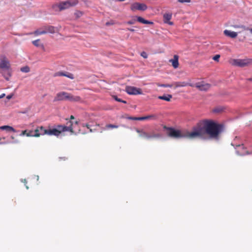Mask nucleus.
<instances>
[{
  "instance_id": "f257e3e1",
  "label": "nucleus",
  "mask_w": 252,
  "mask_h": 252,
  "mask_svg": "<svg viewBox=\"0 0 252 252\" xmlns=\"http://www.w3.org/2000/svg\"><path fill=\"white\" fill-rule=\"evenodd\" d=\"M223 126L212 120H204L197 123L193 127V131H198L200 136H196L203 139H213L218 140L222 131Z\"/></svg>"
},
{
  "instance_id": "f03ea898",
  "label": "nucleus",
  "mask_w": 252,
  "mask_h": 252,
  "mask_svg": "<svg viewBox=\"0 0 252 252\" xmlns=\"http://www.w3.org/2000/svg\"><path fill=\"white\" fill-rule=\"evenodd\" d=\"M163 128L167 130V134L169 137L174 138H186L189 139L196 138V136H200V133L198 131H182L173 127L164 126Z\"/></svg>"
},
{
  "instance_id": "7ed1b4c3",
  "label": "nucleus",
  "mask_w": 252,
  "mask_h": 252,
  "mask_svg": "<svg viewBox=\"0 0 252 252\" xmlns=\"http://www.w3.org/2000/svg\"><path fill=\"white\" fill-rule=\"evenodd\" d=\"M66 126L58 125L55 126L54 128L46 129L44 131V133L48 135H54L59 136L63 132L69 131L71 134H75L73 128V123L71 121H68L66 124Z\"/></svg>"
},
{
  "instance_id": "20e7f679",
  "label": "nucleus",
  "mask_w": 252,
  "mask_h": 252,
  "mask_svg": "<svg viewBox=\"0 0 252 252\" xmlns=\"http://www.w3.org/2000/svg\"><path fill=\"white\" fill-rule=\"evenodd\" d=\"M0 73L7 81L11 76L10 62L5 55L0 56Z\"/></svg>"
},
{
  "instance_id": "39448f33",
  "label": "nucleus",
  "mask_w": 252,
  "mask_h": 252,
  "mask_svg": "<svg viewBox=\"0 0 252 252\" xmlns=\"http://www.w3.org/2000/svg\"><path fill=\"white\" fill-rule=\"evenodd\" d=\"M229 63L233 66L244 67L252 65V59H231Z\"/></svg>"
},
{
  "instance_id": "423d86ee",
  "label": "nucleus",
  "mask_w": 252,
  "mask_h": 252,
  "mask_svg": "<svg viewBox=\"0 0 252 252\" xmlns=\"http://www.w3.org/2000/svg\"><path fill=\"white\" fill-rule=\"evenodd\" d=\"M135 130L136 132L139 134L140 137H143L147 139L159 138L161 136L160 133H155L154 131L149 133L142 129L136 128Z\"/></svg>"
},
{
  "instance_id": "0eeeda50",
  "label": "nucleus",
  "mask_w": 252,
  "mask_h": 252,
  "mask_svg": "<svg viewBox=\"0 0 252 252\" xmlns=\"http://www.w3.org/2000/svg\"><path fill=\"white\" fill-rule=\"evenodd\" d=\"M78 2L77 0H74L72 1H66L61 2L59 5L60 10H63L70 7L76 5Z\"/></svg>"
},
{
  "instance_id": "6e6552de",
  "label": "nucleus",
  "mask_w": 252,
  "mask_h": 252,
  "mask_svg": "<svg viewBox=\"0 0 252 252\" xmlns=\"http://www.w3.org/2000/svg\"><path fill=\"white\" fill-rule=\"evenodd\" d=\"M125 91L129 94L137 95L141 94L142 91L141 89L133 86H126Z\"/></svg>"
},
{
  "instance_id": "1a4fd4ad",
  "label": "nucleus",
  "mask_w": 252,
  "mask_h": 252,
  "mask_svg": "<svg viewBox=\"0 0 252 252\" xmlns=\"http://www.w3.org/2000/svg\"><path fill=\"white\" fill-rule=\"evenodd\" d=\"M130 9L132 11H135L136 10L145 11L147 9V6L144 3L134 2L131 5Z\"/></svg>"
},
{
  "instance_id": "9d476101",
  "label": "nucleus",
  "mask_w": 252,
  "mask_h": 252,
  "mask_svg": "<svg viewBox=\"0 0 252 252\" xmlns=\"http://www.w3.org/2000/svg\"><path fill=\"white\" fill-rule=\"evenodd\" d=\"M68 93L62 92L58 93L54 99V101L67 100Z\"/></svg>"
},
{
  "instance_id": "9b49d317",
  "label": "nucleus",
  "mask_w": 252,
  "mask_h": 252,
  "mask_svg": "<svg viewBox=\"0 0 252 252\" xmlns=\"http://www.w3.org/2000/svg\"><path fill=\"white\" fill-rule=\"evenodd\" d=\"M195 87L200 91H207L210 88V85L208 83H203L201 82L196 83L193 87Z\"/></svg>"
},
{
  "instance_id": "f8f14e48",
  "label": "nucleus",
  "mask_w": 252,
  "mask_h": 252,
  "mask_svg": "<svg viewBox=\"0 0 252 252\" xmlns=\"http://www.w3.org/2000/svg\"><path fill=\"white\" fill-rule=\"evenodd\" d=\"M46 130V129L43 126H38L34 130V137H39L40 135H44L46 134L44 133V131Z\"/></svg>"
},
{
  "instance_id": "ddd939ff",
  "label": "nucleus",
  "mask_w": 252,
  "mask_h": 252,
  "mask_svg": "<svg viewBox=\"0 0 252 252\" xmlns=\"http://www.w3.org/2000/svg\"><path fill=\"white\" fill-rule=\"evenodd\" d=\"M237 154L239 156H244L246 155L250 154V153L246 150V149L244 147L243 144L242 145H237Z\"/></svg>"
},
{
  "instance_id": "4468645a",
  "label": "nucleus",
  "mask_w": 252,
  "mask_h": 252,
  "mask_svg": "<svg viewBox=\"0 0 252 252\" xmlns=\"http://www.w3.org/2000/svg\"><path fill=\"white\" fill-rule=\"evenodd\" d=\"M163 22L165 24H167L169 25H173V23L172 22L170 21L171 19L172 18V14L167 13H165L163 16Z\"/></svg>"
},
{
  "instance_id": "2eb2a0df",
  "label": "nucleus",
  "mask_w": 252,
  "mask_h": 252,
  "mask_svg": "<svg viewBox=\"0 0 252 252\" xmlns=\"http://www.w3.org/2000/svg\"><path fill=\"white\" fill-rule=\"evenodd\" d=\"M67 100L71 102H79L81 100V98L79 96L74 95L71 94H67Z\"/></svg>"
},
{
  "instance_id": "dca6fc26",
  "label": "nucleus",
  "mask_w": 252,
  "mask_h": 252,
  "mask_svg": "<svg viewBox=\"0 0 252 252\" xmlns=\"http://www.w3.org/2000/svg\"><path fill=\"white\" fill-rule=\"evenodd\" d=\"M54 76H66L71 79H74V75L69 72H63L62 71L57 72L55 73Z\"/></svg>"
},
{
  "instance_id": "f3484780",
  "label": "nucleus",
  "mask_w": 252,
  "mask_h": 252,
  "mask_svg": "<svg viewBox=\"0 0 252 252\" xmlns=\"http://www.w3.org/2000/svg\"><path fill=\"white\" fill-rule=\"evenodd\" d=\"M173 85L175 86V88L183 87L187 86L193 87V85L190 83H189L186 82H176L174 83Z\"/></svg>"
},
{
  "instance_id": "a211bd4d",
  "label": "nucleus",
  "mask_w": 252,
  "mask_h": 252,
  "mask_svg": "<svg viewBox=\"0 0 252 252\" xmlns=\"http://www.w3.org/2000/svg\"><path fill=\"white\" fill-rule=\"evenodd\" d=\"M179 57L178 55H174L173 59L169 60V62L171 63L172 66L174 68H177L179 66L178 62Z\"/></svg>"
},
{
  "instance_id": "6ab92c4d",
  "label": "nucleus",
  "mask_w": 252,
  "mask_h": 252,
  "mask_svg": "<svg viewBox=\"0 0 252 252\" xmlns=\"http://www.w3.org/2000/svg\"><path fill=\"white\" fill-rule=\"evenodd\" d=\"M224 34L227 36L234 38L237 36V32L225 30L223 32Z\"/></svg>"
},
{
  "instance_id": "aec40b11",
  "label": "nucleus",
  "mask_w": 252,
  "mask_h": 252,
  "mask_svg": "<svg viewBox=\"0 0 252 252\" xmlns=\"http://www.w3.org/2000/svg\"><path fill=\"white\" fill-rule=\"evenodd\" d=\"M46 33H54L55 32V28L52 26H48L44 27Z\"/></svg>"
},
{
  "instance_id": "412c9836",
  "label": "nucleus",
  "mask_w": 252,
  "mask_h": 252,
  "mask_svg": "<svg viewBox=\"0 0 252 252\" xmlns=\"http://www.w3.org/2000/svg\"><path fill=\"white\" fill-rule=\"evenodd\" d=\"M137 20L138 22L143 23V24H150V25L153 24V22L145 20L144 18H143L142 17H140V16L137 17Z\"/></svg>"
},
{
  "instance_id": "4be33fe9",
  "label": "nucleus",
  "mask_w": 252,
  "mask_h": 252,
  "mask_svg": "<svg viewBox=\"0 0 252 252\" xmlns=\"http://www.w3.org/2000/svg\"><path fill=\"white\" fill-rule=\"evenodd\" d=\"M0 129L5 130L7 131H12L14 132H16L15 129L12 126H0Z\"/></svg>"
},
{
  "instance_id": "5701e85b",
  "label": "nucleus",
  "mask_w": 252,
  "mask_h": 252,
  "mask_svg": "<svg viewBox=\"0 0 252 252\" xmlns=\"http://www.w3.org/2000/svg\"><path fill=\"white\" fill-rule=\"evenodd\" d=\"M172 98V95L171 94H164L162 96H158V99L164 100H165L167 101H170Z\"/></svg>"
},
{
  "instance_id": "b1692460",
  "label": "nucleus",
  "mask_w": 252,
  "mask_h": 252,
  "mask_svg": "<svg viewBox=\"0 0 252 252\" xmlns=\"http://www.w3.org/2000/svg\"><path fill=\"white\" fill-rule=\"evenodd\" d=\"M35 35L37 36L39 35L46 34V32L45 31L44 28H41L35 31L33 33Z\"/></svg>"
},
{
  "instance_id": "393cba45",
  "label": "nucleus",
  "mask_w": 252,
  "mask_h": 252,
  "mask_svg": "<svg viewBox=\"0 0 252 252\" xmlns=\"http://www.w3.org/2000/svg\"><path fill=\"white\" fill-rule=\"evenodd\" d=\"M232 27L234 29H239L242 30V31H248L249 30V28L246 27L245 26L243 25H232Z\"/></svg>"
},
{
  "instance_id": "a878e982",
  "label": "nucleus",
  "mask_w": 252,
  "mask_h": 252,
  "mask_svg": "<svg viewBox=\"0 0 252 252\" xmlns=\"http://www.w3.org/2000/svg\"><path fill=\"white\" fill-rule=\"evenodd\" d=\"M32 43L36 47L44 48L43 44L40 43V39H37L32 41Z\"/></svg>"
},
{
  "instance_id": "bb28decb",
  "label": "nucleus",
  "mask_w": 252,
  "mask_h": 252,
  "mask_svg": "<svg viewBox=\"0 0 252 252\" xmlns=\"http://www.w3.org/2000/svg\"><path fill=\"white\" fill-rule=\"evenodd\" d=\"M146 120H156L158 119V116L156 114H152L145 116Z\"/></svg>"
},
{
  "instance_id": "cd10ccee",
  "label": "nucleus",
  "mask_w": 252,
  "mask_h": 252,
  "mask_svg": "<svg viewBox=\"0 0 252 252\" xmlns=\"http://www.w3.org/2000/svg\"><path fill=\"white\" fill-rule=\"evenodd\" d=\"M82 126H83V127L86 126V127H87V128L89 129V131H90V132H94V131H96V129H95V128H94V129H92V128H91L92 126H91V125H89V124H82Z\"/></svg>"
},
{
  "instance_id": "c85d7f7f",
  "label": "nucleus",
  "mask_w": 252,
  "mask_h": 252,
  "mask_svg": "<svg viewBox=\"0 0 252 252\" xmlns=\"http://www.w3.org/2000/svg\"><path fill=\"white\" fill-rule=\"evenodd\" d=\"M20 70L23 72L28 73L30 72V68L28 66H25L21 67Z\"/></svg>"
},
{
  "instance_id": "c756f323",
  "label": "nucleus",
  "mask_w": 252,
  "mask_h": 252,
  "mask_svg": "<svg viewBox=\"0 0 252 252\" xmlns=\"http://www.w3.org/2000/svg\"><path fill=\"white\" fill-rule=\"evenodd\" d=\"M119 127L118 125H112V124H107L106 125L105 127L106 128H117Z\"/></svg>"
},
{
  "instance_id": "7c9ffc66",
  "label": "nucleus",
  "mask_w": 252,
  "mask_h": 252,
  "mask_svg": "<svg viewBox=\"0 0 252 252\" xmlns=\"http://www.w3.org/2000/svg\"><path fill=\"white\" fill-rule=\"evenodd\" d=\"M113 97L114 98V99L115 100H116L117 101H118V102H122V103H126V101H125V100H122V99L121 98H118L117 96L116 95H114L113 96Z\"/></svg>"
},
{
  "instance_id": "2f4dec72",
  "label": "nucleus",
  "mask_w": 252,
  "mask_h": 252,
  "mask_svg": "<svg viewBox=\"0 0 252 252\" xmlns=\"http://www.w3.org/2000/svg\"><path fill=\"white\" fill-rule=\"evenodd\" d=\"M130 119L132 120H140V121L146 120L145 116L141 117H134V118H130Z\"/></svg>"
},
{
  "instance_id": "473e14b6",
  "label": "nucleus",
  "mask_w": 252,
  "mask_h": 252,
  "mask_svg": "<svg viewBox=\"0 0 252 252\" xmlns=\"http://www.w3.org/2000/svg\"><path fill=\"white\" fill-rule=\"evenodd\" d=\"M26 136L28 137H34V131L29 130L27 131V133H26Z\"/></svg>"
},
{
  "instance_id": "72a5a7b5",
  "label": "nucleus",
  "mask_w": 252,
  "mask_h": 252,
  "mask_svg": "<svg viewBox=\"0 0 252 252\" xmlns=\"http://www.w3.org/2000/svg\"><path fill=\"white\" fill-rule=\"evenodd\" d=\"M158 86L159 87H164V88H167V87L171 88L172 87H173V85L167 84H160V85H158Z\"/></svg>"
},
{
  "instance_id": "f704fd0d",
  "label": "nucleus",
  "mask_w": 252,
  "mask_h": 252,
  "mask_svg": "<svg viewBox=\"0 0 252 252\" xmlns=\"http://www.w3.org/2000/svg\"><path fill=\"white\" fill-rule=\"evenodd\" d=\"M220 58V55H215L213 58V59L215 61H217V62H219V59Z\"/></svg>"
},
{
  "instance_id": "c9c22d12",
  "label": "nucleus",
  "mask_w": 252,
  "mask_h": 252,
  "mask_svg": "<svg viewBox=\"0 0 252 252\" xmlns=\"http://www.w3.org/2000/svg\"><path fill=\"white\" fill-rule=\"evenodd\" d=\"M178 1L180 3H189L191 1V0H178Z\"/></svg>"
},
{
  "instance_id": "e433bc0d",
  "label": "nucleus",
  "mask_w": 252,
  "mask_h": 252,
  "mask_svg": "<svg viewBox=\"0 0 252 252\" xmlns=\"http://www.w3.org/2000/svg\"><path fill=\"white\" fill-rule=\"evenodd\" d=\"M141 56L145 59H146L148 57L147 54L145 52H142L141 53Z\"/></svg>"
},
{
  "instance_id": "4c0bfd02",
  "label": "nucleus",
  "mask_w": 252,
  "mask_h": 252,
  "mask_svg": "<svg viewBox=\"0 0 252 252\" xmlns=\"http://www.w3.org/2000/svg\"><path fill=\"white\" fill-rule=\"evenodd\" d=\"M135 20H132L127 21L126 22V24H128V25H132V24H135Z\"/></svg>"
},
{
  "instance_id": "58836bf2",
  "label": "nucleus",
  "mask_w": 252,
  "mask_h": 252,
  "mask_svg": "<svg viewBox=\"0 0 252 252\" xmlns=\"http://www.w3.org/2000/svg\"><path fill=\"white\" fill-rule=\"evenodd\" d=\"M123 118L128 119V120H132L130 118H134V117H130V116H128L127 115H126L125 116H123Z\"/></svg>"
},
{
  "instance_id": "ea45409f",
  "label": "nucleus",
  "mask_w": 252,
  "mask_h": 252,
  "mask_svg": "<svg viewBox=\"0 0 252 252\" xmlns=\"http://www.w3.org/2000/svg\"><path fill=\"white\" fill-rule=\"evenodd\" d=\"M26 133H27V130H25L24 131H22L21 134V135H26Z\"/></svg>"
},
{
  "instance_id": "a19ab883",
  "label": "nucleus",
  "mask_w": 252,
  "mask_h": 252,
  "mask_svg": "<svg viewBox=\"0 0 252 252\" xmlns=\"http://www.w3.org/2000/svg\"><path fill=\"white\" fill-rule=\"evenodd\" d=\"M221 111V110L219 108H216L214 110V112H220Z\"/></svg>"
},
{
  "instance_id": "79ce46f5",
  "label": "nucleus",
  "mask_w": 252,
  "mask_h": 252,
  "mask_svg": "<svg viewBox=\"0 0 252 252\" xmlns=\"http://www.w3.org/2000/svg\"><path fill=\"white\" fill-rule=\"evenodd\" d=\"M127 30H128L129 31H130V32H134V30L133 29H131V28H127Z\"/></svg>"
},
{
  "instance_id": "37998d69",
  "label": "nucleus",
  "mask_w": 252,
  "mask_h": 252,
  "mask_svg": "<svg viewBox=\"0 0 252 252\" xmlns=\"http://www.w3.org/2000/svg\"><path fill=\"white\" fill-rule=\"evenodd\" d=\"M5 96L4 94H2L1 95H0V99L3 98Z\"/></svg>"
},
{
  "instance_id": "c03bdc74",
  "label": "nucleus",
  "mask_w": 252,
  "mask_h": 252,
  "mask_svg": "<svg viewBox=\"0 0 252 252\" xmlns=\"http://www.w3.org/2000/svg\"><path fill=\"white\" fill-rule=\"evenodd\" d=\"M12 97V95H8L7 96V98L9 99H10Z\"/></svg>"
},
{
  "instance_id": "a18cd8bd",
  "label": "nucleus",
  "mask_w": 252,
  "mask_h": 252,
  "mask_svg": "<svg viewBox=\"0 0 252 252\" xmlns=\"http://www.w3.org/2000/svg\"><path fill=\"white\" fill-rule=\"evenodd\" d=\"M70 120L74 119V117L73 115H71L70 117Z\"/></svg>"
},
{
  "instance_id": "49530a36",
  "label": "nucleus",
  "mask_w": 252,
  "mask_h": 252,
  "mask_svg": "<svg viewBox=\"0 0 252 252\" xmlns=\"http://www.w3.org/2000/svg\"><path fill=\"white\" fill-rule=\"evenodd\" d=\"M249 30L250 31V32L251 34H252V28L251 29H249Z\"/></svg>"
},
{
  "instance_id": "de8ad7c7",
  "label": "nucleus",
  "mask_w": 252,
  "mask_h": 252,
  "mask_svg": "<svg viewBox=\"0 0 252 252\" xmlns=\"http://www.w3.org/2000/svg\"><path fill=\"white\" fill-rule=\"evenodd\" d=\"M249 80L252 81V78L249 79Z\"/></svg>"
},
{
  "instance_id": "09e8293b",
  "label": "nucleus",
  "mask_w": 252,
  "mask_h": 252,
  "mask_svg": "<svg viewBox=\"0 0 252 252\" xmlns=\"http://www.w3.org/2000/svg\"><path fill=\"white\" fill-rule=\"evenodd\" d=\"M95 126H99V124H96L95 125Z\"/></svg>"
},
{
  "instance_id": "8fccbe9b",
  "label": "nucleus",
  "mask_w": 252,
  "mask_h": 252,
  "mask_svg": "<svg viewBox=\"0 0 252 252\" xmlns=\"http://www.w3.org/2000/svg\"><path fill=\"white\" fill-rule=\"evenodd\" d=\"M75 124H78V122H77V121H76V122H75Z\"/></svg>"
}]
</instances>
